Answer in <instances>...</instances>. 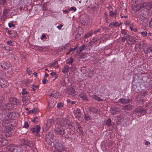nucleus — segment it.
<instances>
[{"label":"nucleus","instance_id":"6ab92c4d","mask_svg":"<svg viewBox=\"0 0 152 152\" xmlns=\"http://www.w3.org/2000/svg\"><path fill=\"white\" fill-rule=\"evenodd\" d=\"M53 122L54 121L52 119H49L47 120V123L44 126L45 127H47L46 129L49 128L51 126Z\"/></svg>","mask_w":152,"mask_h":152},{"label":"nucleus","instance_id":"0eeeda50","mask_svg":"<svg viewBox=\"0 0 152 152\" xmlns=\"http://www.w3.org/2000/svg\"><path fill=\"white\" fill-rule=\"evenodd\" d=\"M147 5V2H144L142 3L139 4L137 5H133L132 6V9L136 11H137Z\"/></svg>","mask_w":152,"mask_h":152},{"label":"nucleus","instance_id":"774afa93","mask_svg":"<svg viewBox=\"0 0 152 152\" xmlns=\"http://www.w3.org/2000/svg\"><path fill=\"white\" fill-rule=\"evenodd\" d=\"M149 25L152 28V18L149 21Z\"/></svg>","mask_w":152,"mask_h":152},{"label":"nucleus","instance_id":"c03bdc74","mask_svg":"<svg viewBox=\"0 0 152 152\" xmlns=\"http://www.w3.org/2000/svg\"><path fill=\"white\" fill-rule=\"evenodd\" d=\"M92 33L89 32L86 34L84 36V38L86 39L91 36L92 35Z\"/></svg>","mask_w":152,"mask_h":152},{"label":"nucleus","instance_id":"a19ab883","mask_svg":"<svg viewBox=\"0 0 152 152\" xmlns=\"http://www.w3.org/2000/svg\"><path fill=\"white\" fill-rule=\"evenodd\" d=\"M84 115V118L85 120L88 121L90 120V116H89L88 114L85 113Z\"/></svg>","mask_w":152,"mask_h":152},{"label":"nucleus","instance_id":"39448f33","mask_svg":"<svg viewBox=\"0 0 152 152\" xmlns=\"http://www.w3.org/2000/svg\"><path fill=\"white\" fill-rule=\"evenodd\" d=\"M99 6L98 4L95 5L90 6L87 7V10L88 12L90 14L96 13L98 10Z\"/></svg>","mask_w":152,"mask_h":152},{"label":"nucleus","instance_id":"a878e982","mask_svg":"<svg viewBox=\"0 0 152 152\" xmlns=\"http://www.w3.org/2000/svg\"><path fill=\"white\" fill-rule=\"evenodd\" d=\"M145 7H147V8L146 9V10L147 14H148L149 12V10L152 8V3H149L148 4L147 3V5Z\"/></svg>","mask_w":152,"mask_h":152},{"label":"nucleus","instance_id":"9b49d317","mask_svg":"<svg viewBox=\"0 0 152 152\" xmlns=\"http://www.w3.org/2000/svg\"><path fill=\"white\" fill-rule=\"evenodd\" d=\"M82 23L84 25H87L90 21L89 16L87 15H83L82 16Z\"/></svg>","mask_w":152,"mask_h":152},{"label":"nucleus","instance_id":"052dcab7","mask_svg":"<svg viewBox=\"0 0 152 152\" xmlns=\"http://www.w3.org/2000/svg\"><path fill=\"white\" fill-rule=\"evenodd\" d=\"M121 33L124 34V35H126L127 34L126 31L125 30L122 29L121 31Z\"/></svg>","mask_w":152,"mask_h":152},{"label":"nucleus","instance_id":"ea45409f","mask_svg":"<svg viewBox=\"0 0 152 152\" xmlns=\"http://www.w3.org/2000/svg\"><path fill=\"white\" fill-rule=\"evenodd\" d=\"M106 124L108 127H109L111 125V121L110 119L109 118L107 120L106 122Z\"/></svg>","mask_w":152,"mask_h":152},{"label":"nucleus","instance_id":"2eb2a0df","mask_svg":"<svg viewBox=\"0 0 152 152\" xmlns=\"http://www.w3.org/2000/svg\"><path fill=\"white\" fill-rule=\"evenodd\" d=\"M132 100L129 99L121 98L118 100V103L123 104H127L131 102Z\"/></svg>","mask_w":152,"mask_h":152},{"label":"nucleus","instance_id":"e2e57ef3","mask_svg":"<svg viewBox=\"0 0 152 152\" xmlns=\"http://www.w3.org/2000/svg\"><path fill=\"white\" fill-rule=\"evenodd\" d=\"M101 31V29H99L96 31H94V32H93L92 33H93L94 34H96L98 32H100Z\"/></svg>","mask_w":152,"mask_h":152},{"label":"nucleus","instance_id":"393cba45","mask_svg":"<svg viewBox=\"0 0 152 152\" xmlns=\"http://www.w3.org/2000/svg\"><path fill=\"white\" fill-rule=\"evenodd\" d=\"M10 36L11 37L17 38L18 37V35L16 31H12L11 33H10Z\"/></svg>","mask_w":152,"mask_h":152},{"label":"nucleus","instance_id":"f704fd0d","mask_svg":"<svg viewBox=\"0 0 152 152\" xmlns=\"http://www.w3.org/2000/svg\"><path fill=\"white\" fill-rule=\"evenodd\" d=\"M106 143L109 147H110L112 146L113 144V143L112 141L109 140H106Z\"/></svg>","mask_w":152,"mask_h":152},{"label":"nucleus","instance_id":"79ce46f5","mask_svg":"<svg viewBox=\"0 0 152 152\" xmlns=\"http://www.w3.org/2000/svg\"><path fill=\"white\" fill-rule=\"evenodd\" d=\"M31 121L32 122L35 123L36 124H37L38 122V118L37 117H35L34 119L31 120Z\"/></svg>","mask_w":152,"mask_h":152},{"label":"nucleus","instance_id":"f257e3e1","mask_svg":"<svg viewBox=\"0 0 152 152\" xmlns=\"http://www.w3.org/2000/svg\"><path fill=\"white\" fill-rule=\"evenodd\" d=\"M2 97H0V110L3 112L6 110H9L11 109L10 105H12L11 104H5L3 102V100H2Z\"/></svg>","mask_w":152,"mask_h":152},{"label":"nucleus","instance_id":"b1692460","mask_svg":"<svg viewBox=\"0 0 152 152\" xmlns=\"http://www.w3.org/2000/svg\"><path fill=\"white\" fill-rule=\"evenodd\" d=\"M147 94V93L145 92L144 93H142L141 94H139L138 95L137 97L136 98V99L137 100V101H142V102H144V100L143 99H140L138 100V97H140L141 96H143L144 97H145L146 95Z\"/></svg>","mask_w":152,"mask_h":152},{"label":"nucleus","instance_id":"0e129e2a","mask_svg":"<svg viewBox=\"0 0 152 152\" xmlns=\"http://www.w3.org/2000/svg\"><path fill=\"white\" fill-rule=\"evenodd\" d=\"M69 44H67L64 46V50H67L68 49V48H69Z\"/></svg>","mask_w":152,"mask_h":152},{"label":"nucleus","instance_id":"473e14b6","mask_svg":"<svg viewBox=\"0 0 152 152\" xmlns=\"http://www.w3.org/2000/svg\"><path fill=\"white\" fill-rule=\"evenodd\" d=\"M50 75L52 78H53V80H54L56 78H57V75L56 73L54 72H52L50 73Z\"/></svg>","mask_w":152,"mask_h":152},{"label":"nucleus","instance_id":"13d9d810","mask_svg":"<svg viewBox=\"0 0 152 152\" xmlns=\"http://www.w3.org/2000/svg\"><path fill=\"white\" fill-rule=\"evenodd\" d=\"M24 126L26 129H28L29 127V125L27 122L26 121L24 122Z\"/></svg>","mask_w":152,"mask_h":152},{"label":"nucleus","instance_id":"69168bd1","mask_svg":"<svg viewBox=\"0 0 152 152\" xmlns=\"http://www.w3.org/2000/svg\"><path fill=\"white\" fill-rule=\"evenodd\" d=\"M9 26L10 27H14L15 26V25L13 23H10L8 24Z\"/></svg>","mask_w":152,"mask_h":152},{"label":"nucleus","instance_id":"7c9ffc66","mask_svg":"<svg viewBox=\"0 0 152 152\" xmlns=\"http://www.w3.org/2000/svg\"><path fill=\"white\" fill-rule=\"evenodd\" d=\"M89 110L93 113H97L98 110L95 107H91L89 108Z\"/></svg>","mask_w":152,"mask_h":152},{"label":"nucleus","instance_id":"de8ad7c7","mask_svg":"<svg viewBox=\"0 0 152 152\" xmlns=\"http://www.w3.org/2000/svg\"><path fill=\"white\" fill-rule=\"evenodd\" d=\"M6 3V0H0V5L4 6Z\"/></svg>","mask_w":152,"mask_h":152},{"label":"nucleus","instance_id":"f8f14e48","mask_svg":"<svg viewBox=\"0 0 152 152\" xmlns=\"http://www.w3.org/2000/svg\"><path fill=\"white\" fill-rule=\"evenodd\" d=\"M74 113L75 117L77 118L79 121H80L82 116V113L81 110L78 109H77L74 110Z\"/></svg>","mask_w":152,"mask_h":152},{"label":"nucleus","instance_id":"20e7f679","mask_svg":"<svg viewBox=\"0 0 152 152\" xmlns=\"http://www.w3.org/2000/svg\"><path fill=\"white\" fill-rule=\"evenodd\" d=\"M55 131L59 135L61 136L62 137L64 136V137L66 138H68L69 137L68 134H66L65 130L62 128H56Z\"/></svg>","mask_w":152,"mask_h":152},{"label":"nucleus","instance_id":"a18cd8bd","mask_svg":"<svg viewBox=\"0 0 152 152\" xmlns=\"http://www.w3.org/2000/svg\"><path fill=\"white\" fill-rule=\"evenodd\" d=\"M39 109L38 108H35L31 110V112L33 114H35L37 113V112L38 111Z\"/></svg>","mask_w":152,"mask_h":152},{"label":"nucleus","instance_id":"680f3d73","mask_svg":"<svg viewBox=\"0 0 152 152\" xmlns=\"http://www.w3.org/2000/svg\"><path fill=\"white\" fill-rule=\"evenodd\" d=\"M148 59V61L152 64V55H150Z\"/></svg>","mask_w":152,"mask_h":152},{"label":"nucleus","instance_id":"8fccbe9b","mask_svg":"<svg viewBox=\"0 0 152 152\" xmlns=\"http://www.w3.org/2000/svg\"><path fill=\"white\" fill-rule=\"evenodd\" d=\"M64 105V104L61 102H58L57 104V107L58 108H60L62 107Z\"/></svg>","mask_w":152,"mask_h":152},{"label":"nucleus","instance_id":"dca6fc26","mask_svg":"<svg viewBox=\"0 0 152 152\" xmlns=\"http://www.w3.org/2000/svg\"><path fill=\"white\" fill-rule=\"evenodd\" d=\"M76 92L74 88L72 87H70L68 91V95L72 97H74L75 95Z\"/></svg>","mask_w":152,"mask_h":152},{"label":"nucleus","instance_id":"c756f323","mask_svg":"<svg viewBox=\"0 0 152 152\" xmlns=\"http://www.w3.org/2000/svg\"><path fill=\"white\" fill-rule=\"evenodd\" d=\"M12 135V132L10 129L6 130L5 132V135L6 137H8Z\"/></svg>","mask_w":152,"mask_h":152},{"label":"nucleus","instance_id":"2f4dec72","mask_svg":"<svg viewBox=\"0 0 152 152\" xmlns=\"http://www.w3.org/2000/svg\"><path fill=\"white\" fill-rule=\"evenodd\" d=\"M121 9L122 11V12H126V5L123 4L121 5Z\"/></svg>","mask_w":152,"mask_h":152},{"label":"nucleus","instance_id":"bf43d9fd","mask_svg":"<svg viewBox=\"0 0 152 152\" xmlns=\"http://www.w3.org/2000/svg\"><path fill=\"white\" fill-rule=\"evenodd\" d=\"M78 57H77L78 58H84V55L82 53H79L77 55Z\"/></svg>","mask_w":152,"mask_h":152},{"label":"nucleus","instance_id":"72a5a7b5","mask_svg":"<svg viewBox=\"0 0 152 152\" xmlns=\"http://www.w3.org/2000/svg\"><path fill=\"white\" fill-rule=\"evenodd\" d=\"M10 10L9 9H5L3 10V15L4 16H7V14L9 13Z\"/></svg>","mask_w":152,"mask_h":152},{"label":"nucleus","instance_id":"5701e85b","mask_svg":"<svg viewBox=\"0 0 152 152\" xmlns=\"http://www.w3.org/2000/svg\"><path fill=\"white\" fill-rule=\"evenodd\" d=\"M44 48L43 47L34 45L33 46V49L35 50H38L40 51H43V49Z\"/></svg>","mask_w":152,"mask_h":152},{"label":"nucleus","instance_id":"423d86ee","mask_svg":"<svg viewBox=\"0 0 152 152\" xmlns=\"http://www.w3.org/2000/svg\"><path fill=\"white\" fill-rule=\"evenodd\" d=\"M59 124L61 126H66V125H67L68 127L70 128H71L72 126L71 124L70 121L64 118L61 119Z\"/></svg>","mask_w":152,"mask_h":152},{"label":"nucleus","instance_id":"1a4fd4ad","mask_svg":"<svg viewBox=\"0 0 152 152\" xmlns=\"http://www.w3.org/2000/svg\"><path fill=\"white\" fill-rule=\"evenodd\" d=\"M146 56L148 57L150 55H152V45H147L145 49L143 50Z\"/></svg>","mask_w":152,"mask_h":152},{"label":"nucleus","instance_id":"4be33fe9","mask_svg":"<svg viewBox=\"0 0 152 152\" xmlns=\"http://www.w3.org/2000/svg\"><path fill=\"white\" fill-rule=\"evenodd\" d=\"M133 106L131 105H126L123 106L122 109L124 110H132Z\"/></svg>","mask_w":152,"mask_h":152},{"label":"nucleus","instance_id":"58836bf2","mask_svg":"<svg viewBox=\"0 0 152 152\" xmlns=\"http://www.w3.org/2000/svg\"><path fill=\"white\" fill-rule=\"evenodd\" d=\"M86 47L85 45H83L79 47V49L80 52H81L85 50Z\"/></svg>","mask_w":152,"mask_h":152},{"label":"nucleus","instance_id":"864d4df0","mask_svg":"<svg viewBox=\"0 0 152 152\" xmlns=\"http://www.w3.org/2000/svg\"><path fill=\"white\" fill-rule=\"evenodd\" d=\"M117 13L116 12H113L112 11H111L109 12V14L110 16L113 17L114 15H115Z\"/></svg>","mask_w":152,"mask_h":152},{"label":"nucleus","instance_id":"9d476101","mask_svg":"<svg viewBox=\"0 0 152 152\" xmlns=\"http://www.w3.org/2000/svg\"><path fill=\"white\" fill-rule=\"evenodd\" d=\"M41 127L39 125L35 126L34 127L31 129V131L33 133H35V135L37 136H39L38 132L40 131Z\"/></svg>","mask_w":152,"mask_h":152},{"label":"nucleus","instance_id":"3c124183","mask_svg":"<svg viewBox=\"0 0 152 152\" xmlns=\"http://www.w3.org/2000/svg\"><path fill=\"white\" fill-rule=\"evenodd\" d=\"M141 34L143 37H145L147 34L146 31H141L140 32Z\"/></svg>","mask_w":152,"mask_h":152},{"label":"nucleus","instance_id":"7ed1b4c3","mask_svg":"<svg viewBox=\"0 0 152 152\" xmlns=\"http://www.w3.org/2000/svg\"><path fill=\"white\" fill-rule=\"evenodd\" d=\"M146 112L145 109L140 106L136 108L134 110L135 114L137 116L144 115Z\"/></svg>","mask_w":152,"mask_h":152},{"label":"nucleus","instance_id":"49530a36","mask_svg":"<svg viewBox=\"0 0 152 152\" xmlns=\"http://www.w3.org/2000/svg\"><path fill=\"white\" fill-rule=\"evenodd\" d=\"M7 44L11 46H13L15 45V43H13L12 42L11 40L7 41Z\"/></svg>","mask_w":152,"mask_h":152},{"label":"nucleus","instance_id":"4d7b16f0","mask_svg":"<svg viewBox=\"0 0 152 152\" xmlns=\"http://www.w3.org/2000/svg\"><path fill=\"white\" fill-rule=\"evenodd\" d=\"M130 29L132 31H133L134 32H136L137 31V29L136 28H134L132 26H130Z\"/></svg>","mask_w":152,"mask_h":152},{"label":"nucleus","instance_id":"4468645a","mask_svg":"<svg viewBox=\"0 0 152 152\" xmlns=\"http://www.w3.org/2000/svg\"><path fill=\"white\" fill-rule=\"evenodd\" d=\"M120 108L117 107H112L110 108L111 113L113 115L118 113L120 112Z\"/></svg>","mask_w":152,"mask_h":152},{"label":"nucleus","instance_id":"e433bc0d","mask_svg":"<svg viewBox=\"0 0 152 152\" xmlns=\"http://www.w3.org/2000/svg\"><path fill=\"white\" fill-rule=\"evenodd\" d=\"M93 98L95 100H97L98 101H103V100L101 99L100 98L98 97L96 95H94L93 96Z\"/></svg>","mask_w":152,"mask_h":152},{"label":"nucleus","instance_id":"cd10ccee","mask_svg":"<svg viewBox=\"0 0 152 152\" xmlns=\"http://www.w3.org/2000/svg\"><path fill=\"white\" fill-rule=\"evenodd\" d=\"M15 115V113L14 112H10V113L8 114L7 115V117L9 118L10 119L13 118Z\"/></svg>","mask_w":152,"mask_h":152},{"label":"nucleus","instance_id":"09e8293b","mask_svg":"<svg viewBox=\"0 0 152 152\" xmlns=\"http://www.w3.org/2000/svg\"><path fill=\"white\" fill-rule=\"evenodd\" d=\"M22 94L24 95L25 94H28V91H26V89L25 88H23L22 91L21 92Z\"/></svg>","mask_w":152,"mask_h":152},{"label":"nucleus","instance_id":"bb28decb","mask_svg":"<svg viewBox=\"0 0 152 152\" xmlns=\"http://www.w3.org/2000/svg\"><path fill=\"white\" fill-rule=\"evenodd\" d=\"M69 68L70 67L68 65L64 66L62 69V72L64 74L67 73L69 71Z\"/></svg>","mask_w":152,"mask_h":152},{"label":"nucleus","instance_id":"37998d69","mask_svg":"<svg viewBox=\"0 0 152 152\" xmlns=\"http://www.w3.org/2000/svg\"><path fill=\"white\" fill-rule=\"evenodd\" d=\"M4 80L3 79H1L0 80V83H1L0 85L1 86H2V87L3 86L5 85V83H7L6 80H4Z\"/></svg>","mask_w":152,"mask_h":152},{"label":"nucleus","instance_id":"603ef678","mask_svg":"<svg viewBox=\"0 0 152 152\" xmlns=\"http://www.w3.org/2000/svg\"><path fill=\"white\" fill-rule=\"evenodd\" d=\"M26 71L28 74L29 75H31L32 73V71L28 67L27 68Z\"/></svg>","mask_w":152,"mask_h":152},{"label":"nucleus","instance_id":"6e6552de","mask_svg":"<svg viewBox=\"0 0 152 152\" xmlns=\"http://www.w3.org/2000/svg\"><path fill=\"white\" fill-rule=\"evenodd\" d=\"M54 135L53 133L51 132H48L45 136V140L46 142L49 144L50 142L53 141Z\"/></svg>","mask_w":152,"mask_h":152},{"label":"nucleus","instance_id":"c85d7f7f","mask_svg":"<svg viewBox=\"0 0 152 152\" xmlns=\"http://www.w3.org/2000/svg\"><path fill=\"white\" fill-rule=\"evenodd\" d=\"M50 95L51 96H53L55 98L57 99L59 98V94L56 91L55 93L53 92L51 93Z\"/></svg>","mask_w":152,"mask_h":152},{"label":"nucleus","instance_id":"338daca9","mask_svg":"<svg viewBox=\"0 0 152 152\" xmlns=\"http://www.w3.org/2000/svg\"><path fill=\"white\" fill-rule=\"evenodd\" d=\"M130 36V35H127L126 36L124 37V38L126 40V41H128V40H129L128 39H129Z\"/></svg>","mask_w":152,"mask_h":152},{"label":"nucleus","instance_id":"6e6d98bb","mask_svg":"<svg viewBox=\"0 0 152 152\" xmlns=\"http://www.w3.org/2000/svg\"><path fill=\"white\" fill-rule=\"evenodd\" d=\"M81 34L80 33H77V35L75 36V38L77 40H78L81 37Z\"/></svg>","mask_w":152,"mask_h":152},{"label":"nucleus","instance_id":"c9c22d12","mask_svg":"<svg viewBox=\"0 0 152 152\" xmlns=\"http://www.w3.org/2000/svg\"><path fill=\"white\" fill-rule=\"evenodd\" d=\"M73 58L72 57H71L70 58H68L66 61V63L67 64H72L73 62Z\"/></svg>","mask_w":152,"mask_h":152},{"label":"nucleus","instance_id":"aec40b11","mask_svg":"<svg viewBox=\"0 0 152 152\" xmlns=\"http://www.w3.org/2000/svg\"><path fill=\"white\" fill-rule=\"evenodd\" d=\"M17 148L15 145H11L9 148L10 152H17L18 151V148Z\"/></svg>","mask_w":152,"mask_h":152},{"label":"nucleus","instance_id":"f03ea898","mask_svg":"<svg viewBox=\"0 0 152 152\" xmlns=\"http://www.w3.org/2000/svg\"><path fill=\"white\" fill-rule=\"evenodd\" d=\"M53 146L54 148L58 151H66V149L61 143L59 142L57 140H55L53 142Z\"/></svg>","mask_w":152,"mask_h":152},{"label":"nucleus","instance_id":"f3484780","mask_svg":"<svg viewBox=\"0 0 152 152\" xmlns=\"http://www.w3.org/2000/svg\"><path fill=\"white\" fill-rule=\"evenodd\" d=\"M128 39L129 40L126 41V43L128 44H133L136 42V39L131 36H130L129 39Z\"/></svg>","mask_w":152,"mask_h":152},{"label":"nucleus","instance_id":"5fc2aeb1","mask_svg":"<svg viewBox=\"0 0 152 152\" xmlns=\"http://www.w3.org/2000/svg\"><path fill=\"white\" fill-rule=\"evenodd\" d=\"M69 11H73L74 12H75L77 10L76 8L74 7H72L69 9Z\"/></svg>","mask_w":152,"mask_h":152},{"label":"nucleus","instance_id":"412c9836","mask_svg":"<svg viewBox=\"0 0 152 152\" xmlns=\"http://www.w3.org/2000/svg\"><path fill=\"white\" fill-rule=\"evenodd\" d=\"M79 96L82 99L85 101H88V100L86 96V94L84 93H82L79 95Z\"/></svg>","mask_w":152,"mask_h":152},{"label":"nucleus","instance_id":"4c0bfd02","mask_svg":"<svg viewBox=\"0 0 152 152\" xmlns=\"http://www.w3.org/2000/svg\"><path fill=\"white\" fill-rule=\"evenodd\" d=\"M117 24L118 22L116 21L115 23L112 22L110 24L109 26L111 28H112L113 26L117 27Z\"/></svg>","mask_w":152,"mask_h":152},{"label":"nucleus","instance_id":"ddd939ff","mask_svg":"<svg viewBox=\"0 0 152 152\" xmlns=\"http://www.w3.org/2000/svg\"><path fill=\"white\" fill-rule=\"evenodd\" d=\"M22 143L23 144L26 145L30 148H32L34 147V145L32 141L27 139H23Z\"/></svg>","mask_w":152,"mask_h":152},{"label":"nucleus","instance_id":"a211bd4d","mask_svg":"<svg viewBox=\"0 0 152 152\" xmlns=\"http://www.w3.org/2000/svg\"><path fill=\"white\" fill-rule=\"evenodd\" d=\"M1 66L4 69L7 70L10 68V64L7 62L4 61L1 64Z\"/></svg>","mask_w":152,"mask_h":152}]
</instances>
